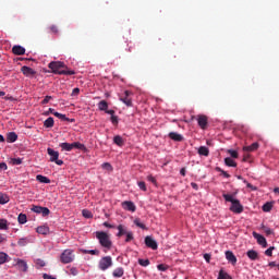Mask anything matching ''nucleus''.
<instances>
[{
    "mask_svg": "<svg viewBox=\"0 0 279 279\" xmlns=\"http://www.w3.org/2000/svg\"><path fill=\"white\" fill-rule=\"evenodd\" d=\"M157 269H158L159 271H167V269H169V266H167V265H165V264H159V265L157 266Z\"/></svg>",
    "mask_w": 279,
    "mask_h": 279,
    "instance_id": "obj_51",
    "label": "nucleus"
},
{
    "mask_svg": "<svg viewBox=\"0 0 279 279\" xmlns=\"http://www.w3.org/2000/svg\"><path fill=\"white\" fill-rule=\"evenodd\" d=\"M21 71L23 75H25V77H34V75H36V71H34V69L26 65L22 66Z\"/></svg>",
    "mask_w": 279,
    "mask_h": 279,
    "instance_id": "obj_11",
    "label": "nucleus"
},
{
    "mask_svg": "<svg viewBox=\"0 0 279 279\" xmlns=\"http://www.w3.org/2000/svg\"><path fill=\"white\" fill-rule=\"evenodd\" d=\"M82 215L85 217V219H93V213H90L88 209H83Z\"/></svg>",
    "mask_w": 279,
    "mask_h": 279,
    "instance_id": "obj_38",
    "label": "nucleus"
},
{
    "mask_svg": "<svg viewBox=\"0 0 279 279\" xmlns=\"http://www.w3.org/2000/svg\"><path fill=\"white\" fill-rule=\"evenodd\" d=\"M113 143L116 145H118V147H123V145H125V142L123 141V137H121L120 135H116L113 137Z\"/></svg>",
    "mask_w": 279,
    "mask_h": 279,
    "instance_id": "obj_22",
    "label": "nucleus"
},
{
    "mask_svg": "<svg viewBox=\"0 0 279 279\" xmlns=\"http://www.w3.org/2000/svg\"><path fill=\"white\" fill-rule=\"evenodd\" d=\"M53 123H54L53 118L49 117L48 119L45 120L44 126L45 128H53Z\"/></svg>",
    "mask_w": 279,
    "mask_h": 279,
    "instance_id": "obj_32",
    "label": "nucleus"
},
{
    "mask_svg": "<svg viewBox=\"0 0 279 279\" xmlns=\"http://www.w3.org/2000/svg\"><path fill=\"white\" fill-rule=\"evenodd\" d=\"M125 243H130V241H134V233L132 231H129V233L125 235Z\"/></svg>",
    "mask_w": 279,
    "mask_h": 279,
    "instance_id": "obj_44",
    "label": "nucleus"
},
{
    "mask_svg": "<svg viewBox=\"0 0 279 279\" xmlns=\"http://www.w3.org/2000/svg\"><path fill=\"white\" fill-rule=\"evenodd\" d=\"M98 109L101 111V112H106L107 109H108V101L106 100H100L98 102Z\"/></svg>",
    "mask_w": 279,
    "mask_h": 279,
    "instance_id": "obj_25",
    "label": "nucleus"
},
{
    "mask_svg": "<svg viewBox=\"0 0 279 279\" xmlns=\"http://www.w3.org/2000/svg\"><path fill=\"white\" fill-rule=\"evenodd\" d=\"M204 259L206 260V263H210V254H204Z\"/></svg>",
    "mask_w": 279,
    "mask_h": 279,
    "instance_id": "obj_63",
    "label": "nucleus"
},
{
    "mask_svg": "<svg viewBox=\"0 0 279 279\" xmlns=\"http://www.w3.org/2000/svg\"><path fill=\"white\" fill-rule=\"evenodd\" d=\"M225 254L227 260L231 263V265H236V256L234 255V253H232V251H227Z\"/></svg>",
    "mask_w": 279,
    "mask_h": 279,
    "instance_id": "obj_15",
    "label": "nucleus"
},
{
    "mask_svg": "<svg viewBox=\"0 0 279 279\" xmlns=\"http://www.w3.org/2000/svg\"><path fill=\"white\" fill-rule=\"evenodd\" d=\"M244 184H246L247 189H251L252 191H256V186L252 185V183H247L246 180H244Z\"/></svg>",
    "mask_w": 279,
    "mask_h": 279,
    "instance_id": "obj_59",
    "label": "nucleus"
},
{
    "mask_svg": "<svg viewBox=\"0 0 279 279\" xmlns=\"http://www.w3.org/2000/svg\"><path fill=\"white\" fill-rule=\"evenodd\" d=\"M102 169H106V171H112V165L109 162H105L101 165Z\"/></svg>",
    "mask_w": 279,
    "mask_h": 279,
    "instance_id": "obj_50",
    "label": "nucleus"
},
{
    "mask_svg": "<svg viewBox=\"0 0 279 279\" xmlns=\"http://www.w3.org/2000/svg\"><path fill=\"white\" fill-rule=\"evenodd\" d=\"M59 147H61L62 151H73L72 145L66 142L59 144Z\"/></svg>",
    "mask_w": 279,
    "mask_h": 279,
    "instance_id": "obj_24",
    "label": "nucleus"
},
{
    "mask_svg": "<svg viewBox=\"0 0 279 279\" xmlns=\"http://www.w3.org/2000/svg\"><path fill=\"white\" fill-rule=\"evenodd\" d=\"M258 147H259L258 143L255 142L250 146H244L243 151H256V149H258Z\"/></svg>",
    "mask_w": 279,
    "mask_h": 279,
    "instance_id": "obj_21",
    "label": "nucleus"
},
{
    "mask_svg": "<svg viewBox=\"0 0 279 279\" xmlns=\"http://www.w3.org/2000/svg\"><path fill=\"white\" fill-rule=\"evenodd\" d=\"M27 243H29V240L27 238H21L17 241V245H20V247H25V245H27Z\"/></svg>",
    "mask_w": 279,
    "mask_h": 279,
    "instance_id": "obj_36",
    "label": "nucleus"
},
{
    "mask_svg": "<svg viewBox=\"0 0 279 279\" xmlns=\"http://www.w3.org/2000/svg\"><path fill=\"white\" fill-rule=\"evenodd\" d=\"M38 234H49V227L41 226L36 229Z\"/></svg>",
    "mask_w": 279,
    "mask_h": 279,
    "instance_id": "obj_30",
    "label": "nucleus"
},
{
    "mask_svg": "<svg viewBox=\"0 0 279 279\" xmlns=\"http://www.w3.org/2000/svg\"><path fill=\"white\" fill-rule=\"evenodd\" d=\"M70 272L72 276H77V274H78L77 268H71Z\"/></svg>",
    "mask_w": 279,
    "mask_h": 279,
    "instance_id": "obj_62",
    "label": "nucleus"
},
{
    "mask_svg": "<svg viewBox=\"0 0 279 279\" xmlns=\"http://www.w3.org/2000/svg\"><path fill=\"white\" fill-rule=\"evenodd\" d=\"M17 221L21 226L27 223V215L25 214H20L17 217Z\"/></svg>",
    "mask_w": 279,
    "mask_h": 279,
    "instance_id": "obj_31",
    "label": "nucleus"
},
{
    "mask_svg": "<svg viewBox=\"0 0 279 279\" xmlns=\"http://www.w3.org/2000/svg\"><path fill=\"white\" fill-rule=\"evenodd\" d=\"M4 263H8V254L1 252L0 253V265H3Z\"/></svg>",
    "mask_w": 279,
    "mask_h": 279,
    "instance_id": "obj_41",
    "label": "nucleus"
},
{
    "mask_svg": "<svg viewBox=\"0 0 279 279\" xmlns=\"http://www.w3.org/2000/svg\"><path fill=\"white\" fill-rule=\"evenodd\" d=\"M73 260H75V254L73 253V250L68 248L61 253L60 262L63 265H69V263H73Z\"/></svg>",
    "mask_w": 279,
    "mask_h": 279,
    "instance_id": "obj_4",
    "label": "nucleus"
},
{
    "mask_svg": "<svg viewBox=\"0 0 279 279\" xmlns=\"http://www.w3.org/2000/svg\"><path fill=\"white\" fill-rule=\"evenodd\" d=\"M147 180H148V182H151L153 184H156V178H154V175H148Z\"/></svg>",
    "mask_w": 279,
    "mask_h": 279,
    "instance_id": "obj_60",
    "label": "nucleus"
},
{
    "mask_svg": "<svg viewBox=\"0 0 279 279\" xmlns=\"http://www.w3.org/2000/svg\"><path fill=\"white\" fill-rule=\"evenodd\" d=\"M53 117H57V119H60L61 121H68L69 123H75V119L66 118V114H62L58 111L52 112Z\"/></svg>",
    "mask_w": 279,
    "mask_h": 279,
    "instance_id": "obj_14",
    "label": "nucleus"
},
{
    "mask_svg": "<svg viewBox=\"0 0 279 279\" xmlns=\"http://www.w3.org/2000/svg\"><path fill=\"white\" fill-rule=\"evenodd\" d=\"M0 170H1V171H8V163H5V162H0Z\"/></svg>",
    "mask_w": 279,
    "mask_h": 279,
    "instance_id": "obj_57",
    "label": "nucleus"
},
{
    "mask_svg": "<svg viewBox=\"0 0 279 279\" xmlns=\"http://www.w3.org/2000/svg\"><path fill=\"white\" fill-rule=\"evenodd\" d=\"M48 66L54 75H75V71L69 70L62 61H52Z\"/></svg>",
    "mask_w": 279,
    "mask_h": 279,
    "instance_id": "obj_1",
    "label": "nucleus"
},
{
    "mask_svg": "<svg viewBox=\"0 0 279 279\" xmlns=\"http://www.w3.org/2000/svg\"><path fill=\"white\" fill-rule=\"evenodd\" d=\"M137 185L140 186L141 191H147V185H145L144 181H140Z\"/></svg>",
    "mask_w": 279,
    "mask_h": 279,
    "instance_id": "obj_55",
    "label": "nucleus"
},
{
    "mask_svg": "<svg viewBox=\"0 0 279 279\" xmlns=\"http://www.w3.org/2000/svg\"><path fill=\"white\" fill-rule=\"evenodd\" d=\"M8 202H10V196H8V194L0 192V204L4 205L8 204Z\"/></svg>",
    "mask_w": 279,
    "mask_h": 279,
    "instance_id": "obj_29",
    "label": "nucleus"
},
{
    "mask_svg": "<svg viewBox=\"0 0 279 279\" xmlns=\"http://www.w3.org/2000/svg\"><path fill=\"white\" fill-rule=\"evenodd\" d=\"M49 31L51 32V34H59L58 26H56V25H51L49 27Z\"/></svg>",
    "mask_w": 279,
    "mask_h": 279,
    "instance_id": "obj_54",
    "label": "nucleus"
},
{
    "mask_svg": "<svg viewBox=\"0 0 279 279\" xmlns=\"http://www.w3.org/2000/svg\"><path fill=\"white\" fill-rule=\"evenodd\" d=\"M51 99H53L51 96H46V97L44 98V100L41 101L43 106L49 104V101H51Z\"/></svg>",
    "mask_w": 279,
    "mask_h": 279,
    "instance_id": "obj_56",
    "label": "nucleus"
},
{
    "mask_svg": "<svg viewBox=\"0 0 279 279\" xmlns=\"http://www.w3.org/2000/svg\"><path fill=\"white\" fill-rule=\"evenodd\" d=\"M71 145L72 149H81L82 151L86 150V146L80 142H74Z\"/></svg>",
    "mask_w": 279,
    "mask_h": 279,
    "instance_id": "obj_27",
    "label": "nucleus"
},
{
    "mask_svg": "<svg viewBox=\"0 0 279 279\" xmlns=\"http://www.w3.org/2000/svg\"><path fill=\"white\" fill-rule=\"evenodd\" d=\"M122 208L129 210L130 213H136V205L132 201H125L122 203Z\"/></svg>",
    "mask_w": 279,
    "mask_h": 279,
    "instance_id": "obj_10",
    "label": "nucleus"
},
{
    "mask_svg": "<svg viewBox=\"0 0 279 279\" xmlns=\"http://www.w3.org/2000/svg\"><path fill=\"white\" fill-rule=\"evenodd\" d=\"M111 123L113 124V125H119V117H117V116H111Z\"/></svg>",
    "mask_w": 279,
    "mask_h": 279,
    "instance_id": "obj_53",
    "label": "nucleus"
},
{
    "mask_svg": "<svg viewBox=\"0 0 279 279\" xmlns=\"http://www.w3.org/2000/svg\"><path fill=\"white\" fill-rule=\"evenodd\" d=\"M198 154H199V156H209L210 150L206 146H201L198 148Z\"/></svg>",
    "mask_w": 279,
    "mask_h": 279,
    "instance_id": "obj_28",
    "label": "nucleus"
},
{
    "mask_svg": "<svg viewBox=\"0 0 279 279\" xmlns=\"http://www.w3.org/2000/svg\"><path fill=\"white\" fill-rule=\"evenodd\" d=\"M83 254H92L93 256H99V250H84Z\"/></svg>",
    "mask_w": 279,
    "mask_h": 279,
    "instance_id": "obj_37",
    "label": "nucleus"
},
{
    "mask_svg": "<svg viewBox=\"0 0 279 279\" xmlns=\"http://www.w3.org/2000/svg\"><path fill=\"white\" fill-rule=\"evenodd\" d=\"M125 274V270H123V267H118L112 271L113 278H123V275Z\"/></svg>",
    "mask_w": 279,
    "mask_h": 279,
    "instance_id": "obj_18",
    "label": "nucleus"
},
{
    "mask_svg": "<svg viewBox=\"0 0 279 279\" xmlns=\"http://www.w3.org/2000/svg\"><path fill=\"white\" fill-rule=\"evenodd\" d=\"M50 214H51V210H49V208H47V207H41V213H40V215H43V217H49Z\"/></svg>",
    "mask_w": 279,
    "mask_h": 279,
    "instance_id": "obj_43",
    "label": "nucleus"
},
{
    "mask_svg": "<svg viewBox=\"0 0 279 279\" xmlns=\"http://www.w3.org/2000/svg\"><path fill=\"white\" fill-rule=\"evenodd\" d=\"M274 250H276L275 246H270L268 250L265 251L266 256H272L274 255Z\"/></svg>",
    "mask_w": 279,
    "mask_h": 279,
    "instance_id": "obj_48",
    "label": "nucleus"
},
{
    "mask_svg": "<svg viewBox=\"0 0 279 279\" xmlns=\"http://www.w3.org/2000/svg\"><path fill=\"white\" fill-rule=\"evenodd\" d=\"M262 230H264L266 236H271V234H274V230H271L269 227L263 226Z\"/></svg>",
    "mask_w": 279,
    "mask_h": 279,
    "instance_id": "obj_40",
    "label": "nucleus"
},
{
    "mask_svg": "<svg viewBox=\"0 0 279 279\" xmlns=\"http://www.w3.org/2000/svg\"><path fill=\"white\" fill-rule=\"evenodd\" d=\"M246 256L250 258V260H258V252L255 250L247 251Z\"/></svg>",
    "mask_w": 279,
    "mask_h": 279,
    "instance_id": "obj_19",
    "label": "nucleus"
},
{
    "mask_svg": "<svg viewBox=\"0 0 279 279\" xmlns=\"http://www.w3.org/2000/svg\"><path fill=\"white\" fill-rule=\"evenodd\" d=\"M12 51L14 56H25V48L22 46H13Z\"/></svg>",
    "mask_w": 279,
    "mask_h": 279,
    "instance_id": "obj_17",
    "label": "nucleus"
},
{
    "mask_svg": "<svg viewBox=\"0 0 279 279\" xmlns=\"http://www.w3.org/2000/svg\"><path fill=\"white\" fill-rule=\"evenodd\" d=\"M118 233L117 236L121 238V236H125L130 231H128V227L123 226V225H119L117 227Z\"/></svg>",
    "mask_w": 279,
    "mask_h": 279,
    "instance_id": "obj_16",
    "label": "nucleus"
},
{
    "mask_svg": "<svg viewBox=\"0 0 279 279\" xmlns=\"http://www.w3.org/2000/svg\"><path fill=\"white\" fill-rule=\"evenodd\" d=\"M8 220L0 219V230H8Z\"/></svg>",
    "mask_w": 279,
    "mask_h": 279,
    "instance_id": "obj_42",
    "label": "nucleus"
},
{
    "mask_svg": "<svg viewBox=\"0 0 279 279\" xmlns=\"http://www.w3.org/2000/svg\"><path fill=\"white\" fill-rule=\"evenodd\" d=\"M11 165H23V159L21 158H12Z\"/></svg>",
    "mask_w": 279,
    "mask_h": 279,
    "instance_id": "obj_46",
    "label": "nucleus"
},
{
    "mask_svg": "<svg viewBox=\"0 0 279 279\" xmlns=\"http://www.w3.org/2000/svg\"><path fill=\"white\" fill-rule=\"evenodd\" d=\"M216 171H218V173H221L225 178H230V174L227 173L223 169H221L220 167L216 168Z\"/></svg>",
    "mask_w": 279,
    "mask_h": 279,
    "instance_id": "obj_47",
    "label": "nucleus"
},
{
    "mask_svg": "<svg viewBox=\"0 0 279 279\" xmlns=\"http://www.w3.org/2000/svg\"><path fill=\"white\" fill-rule=\"evenodd\" d=\"M41 210H43L41 206H33L32 207V211L36 213L37 215H40Z\"/></svg>",
    "mask_w": 279,
    "mask_h": 279,
    "instance_id": "obj_49",
    "label": "nucleus"
},
{
    "mask_svg": "<svg viewBox=\"0 0 279 279\" xmlns=\"http://www.w3.org/2000/svg\"><path fill=\"white\" fill-rule=\"evenodd\" d=\"M17 267H19L20 271H27V262H25L23 259H19Z\"/></svg>",
    "mask_w": 279,
    "mask_h": 279,
    "instance_id": "obj_23",
    "label": "nucleus"
},
{
    "mask_svg": "<svg viewBox=\"0 0 279 279\" xmlns=\"http://www.w3.org/2000/svg\"><path fill=\"white\" fill-rule=\"evenodd\" d=\"M130 95H132V92L125 90L124 96H122L120 100L124 102L129 108H132V98H130Z\"/></svg>",
    "mask_w": 279,
    "mask_h": 279,
    "instance_id": "obj_9",
    "label": "nucleus"
},
{
    "mask_svg": "<svg viewBox=\"0 0 279 279\" xmlns=\"http://www.w3.org/2000/svg\"><path fill=\"white\" fill-rule=\"evenodd\" d=\"M228 154H230L231 158H239V153L236 150H228Z\"/></svg>",
    "mask_w": 279,
    "mask_h": 279,
    "instance_id": "obj_52",
    "label": "nucleus"
},
{
    "mask_svg": "<svg viewBox=\"0 0 279 279\" xmlns=\"http://www.w3.org/2000/svg\"><path fill=\"white\" fill-rule=\"evenodd\" d=\"M145 245L146 247H150V250H158V243L149 235L145 238Z\"/></svg>",
    "mask_w": 279,
    "mask_h": 279,
    "instance_id": "obj_7",
    "label": "nucleus"
},
{
    "mask_svg": "<svg viewBox=\"0 0 279 279\" xmlns=\"http://www.w3.org/2000/svg\"><path fill=\"white\" fill-rule=\"evenodd\" d=\"M19 138V135H16L14 132H11L8 134L7 141L8 143H16Z\"/></svg>",
    "mask_w": 279,
    "mask_h": 279,
    "instance_id": "obj_26",
    "label": "nucleus"
},
{
    "mask_svg": "<svg viewBox=\"0 0 279 279\" xmlns=\"http://www.w3.org/2000/svg\"><path fill=\"white\" fill-rule=\"evenodd\" d=\"M197 123L202 130H206L208 125V118L206 116H198Z\"/></svg>",
    "mask_w": 279,
    "mask_h": 279,
    "instance_id": "obj_12",
    "label": "nucleus"
},
{
    "mask_svg": "<svg viewBox=\"0 0 279 279\" xmlns=\"http://www.w3.org/2000/svg\"><path fill=\"white\" fill-rule=\"evenodd\" d=\"M168 136L171 138V141H175V143H182V141H184V136L175 132H170Z\"/></svg>",
    "mask_w": 279,
    "mask_h": 279,
    "instance_id": "obj_13",
    "label": "nucleus"
},
{
    "mask_svg": "<svg viewBox=\"0 0 279 279\" xmlns=\"http://www.w3.org/2000/svg\"><path fill=\"white\" fill-rule=\"evenodd\" d=\"M225 165L227 167H236V163L234 162V160L230 157L225 158Z\"/></svg>",
    "mask_w": 279,
    "mask_h": 279,
    "instance_id": "obj_34",
    "label": "nucleus"
},
{
    "mask_svg": "<svg viewBox=\"0 0 279 279\" xmlns=\"http://www.w3.org/2000/svg\"><path fill=\"white\" fill-rule=\"evenodd\" d=\"M272 208H274V205L271 203H265L263 205V211L264 213H271Z\"/></svg>",
    "mask_w": 279,
    "mask_h": 279,
    "instance_id": "obj_35",
    "label": "nucleus"
},
{
    "mask_svg": "<svg viewBox=\"0 0 279 279\" xmlns=\"http://www.w3.org/2000/svg\"><path fill=\"white\" fill-rule=\"evenodd\" d=\"M138 265H141L142 267H148L149 259H138Z\"/></svg>",
    "mask_w": 279,
    "mask_h": 279,
    "instance_id": "obj_45",
    "label": "nucleus"
},
{
    "mask_svg": "<svg viewBox=\"0 0 279 279\" xmlns=\"http://www.w3.org/2000/svg\"><path fill=\"white\" fill-rule=\"evenodd\" d=\"M77 95H80V88L76 87L72 90V97H75Z\"/></svg>",
    "mask_w": 279,
    "mask_h": 279,
    "instance_id": "obj_61",
    "label": "nucleus"
},
{
    "mask_svg": "<svg viewBox=\"0 0 279 279\" xmlns=\"http://www.w3.org/2000/svg\"><path fill=\"white\" fill-rule=\"evenodd\" d=\"M223 199L231 203L230 210L235 215H241L243 213V205H241V201L232 197L230 194H222Z\"/></svg>",
    "mask_w": 279,
    "mask_h": 279,
    "instance_id": "obj_2",
    "label": "nucleus"
},
{
    "mask_svg": "<svg viewBox=\"0 0 279 279\" xmlns=\"http://www.w3.org/2000/svg\"><path fill=\"white\" fill-rule=\"evenodd\" d=\"M98 267L101 271H106V269H110L112 267V257L111 256H105L100 258L98 263Z\"/></svg>",
    "mask_w": 279,
    "mask_h": 279,
    "instance_id": "obj_6",
    "label": "nucleus"
},
{
    "mask_svg": "<svg viewBox=\"0 0 279 279\" xmlns=\"http://www.w3.org/2000/svg\"><path fill=\"white\" fill-rule=\"evenodd\" d=\"M96 239L99 241V244L105 250L112 248V240H110V234L106 233L105 231H97Z\"/></svg>",
    "mask_w": 279,
    "mask_h": 279,
    "instance_id": "obj_3",
    "label": "nucleus"
},
{
    "mask_svg": "<svg viewBox=\"0 0 279 279\" xmlns=\"http://www.w3.org/2000/svg\"><path fill=\"white\" fill-rule=\"evenodd\" d=\"M218 279H232V276H230L228 272L220 270L218 275Z\"/></svg>",
    "mask_w": 279,
    "mask_h": 279,
    "instance_id": "obj_33",
    "label": "nucleus"
},
{
    "mask_svg": "<svg viewBox=\"0 0 279 279\" xmlns=\"http://www.w3.org/2000/svg\"><path fill=\"white\" fill-rule=\"evenodd\" d=\"M134 223L137 226V228H141L142 230H147V227L145 226V223L141 222V219L136 218L134 220Z\"/></svg>",
    "mask_w": 279,
    "mask_h": 279,
    "instance_id": "obj_39",
    "label": "nucleus"
},
{
    "mask_svg": "<svg viewBox=\"0 0 279 279\" xmlns=\"http://www.w3.org/2000/svg\"><path fill=\"white\" fill-rule=\"evenodd\" d=\"M37 182H40L41 184H51V180H49V178L43 175V174H38L36 177Z\"/></svg>",
    "mask_w": 279,
    "mask_h": 279,
    "instance_id": "obj_20",
    "label": "nucleus"
},
{
    "mask_svg": "<svg viewBox=\"0 0 279 279\" xmlns=\"http://www.w3.org/2000/svg\"><path fill=\"white\" fill-rule=\"evenodd\" d=\"M47 154L50 156V162H56L59 167H62L64 165V161L60 158V153L56 151L52 148H47Z\"/></svg>",
    "mask_w": 279,
    "mask_h": 279,
    "instance_id": "obj_5",
    "label": "nucleus"
},
{
    "mask_svg": "<svg viewBox=\"0 0 279 279\" xmlns=\"http://www.w3.org/2000/svg\"><path fill=\"white\" fill-rule=\"evenodd\" d=\"M253 236L254 239H256L258 245H262V247H267V239H265V236H263L259 233H256V231L253 232Z\"/></svg>",
    "mask_w": 279,
    "mask_h": 279,
    "instance_id": "obj_8",
    "label": "nucleus"
},
{
    "mask_svg": "<svg viewBox=\"0 0 279 279\" xmlns=\"http://www.w3.org/2000/svg\"><path fill=\"white\" fill-rule=\"evenodd\" d=\"M44 279H56V278L52 277L51 275L44 274Z\"/></svg>",
    "mask_w": 279,
    "mask_h": 279,
    "instance_id": "obj_64",
    "label": "nucleus"
},
{
    "mask_svg": "<svg viewBox=\"0 0 279 279\" xmlns=\"http://www.w3.org/2000/svg\"><path fill=\"white\" fill-rule=\"evenodd\" d=\"M53 112H56V110L53 108H49L44 114L45 117H49L50 114H53Z\"/></svg>",
    "mask_w": 279,
    "mask_h": 279,
    "instance_id": "obj_58",
    "label": "nucleus"
}]
</instances>
